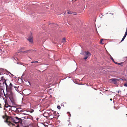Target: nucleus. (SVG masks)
<instances>
[{"label": "nucleus", "mask_w": 127, "mask_h": 127, "mask_svg": "<svg viewBox=\"0 0 127 127\" xmlns=\"http://www.w3.org/2000/svg\"><path fill=\"white\" fill-rule=\"evenodd\" d=\"M127 35V34L126 33H125V34L124 35V37H123V38L125 39Z\"/></svg>", "instance_id": "nucleus-16"}, {"label": "nucleus", "mask_w": 127, "mask_h": 127, "mask_svg": "<svg viewBox=\"0 0 127 127\" xmlns=\"http://www.w3.org/2000/svg\"><path fill=\"white\" fill-rule=\"evenodd\" d=\"M109 80L114 84H116L117 82L119 81V79L114 78L110 79Z\"/></svg>", "instance_id": "nucleus-5"}, {"label": "nucleus", "mask_w": 127, "mask_h": 127, "mask_svg": "<svg viewBox=\"0 0 127 127\" xmlns=\"http://www.w3.org/2000/svg\"><path fill=\"white\" fill-rule=\"evenodd\" d=\"M25 47H22L19 50V52H21V50H24L25 49Z\"/></svg>", "instance_id": "nucleus-12"}, {"label": "nucleus", "mask_w": 127, "mask_h": 127, "mask_svg": "<svg viewBox=\"0 0 127 127\" xmlns=\"http://www.w3.org/2000/svg\"><path fill=\"white\" fill-rule=\"evenodd\" d=\"M11 102L12 105H15V100L13 96L9 97Z\"/></svg>", "instance_id": "nucleus-7"}, {"label": "nucleus", "mask_w": 127, "mask_h": 127, "mask_svg": "<svg viewBox=\"0 0 127 127\" xmlns=\"http://www.w3.org/2000/svg\"><path fill=\"white\" fill-rule=\"evenodd\" d=\"M3 83L5 84L6 86V89H8V88H12L13 85L10 82V81L8 80H5V82H3Z\"/></svg>", "instance_id": "nucleus-2"}, {"label": "nucleus", "mask_w": 127, "mask_h": 127, "mask_svg": "<svg viewBox=\"0 0 127 127\" xmlns=\"http://www.w3.org/2000/svg\"><path fill=\"white\" fill-rule=\"evenodd\" d=\"M125 33H126L127 34V28L126 31V32Z\"/></svg>", "instance_id": "nucleus-27"}, {"label": "nucleus", "mask_w": 127, "mask_h": 127, "mask_svg": "<svg viewBox=\"0 0 127 127\" xmlns=\"http://www.w3.org/2000/svg\"><path fill=\"white\" fill-rule=\"evenodd\" d=\"M110 100L111 101H112V99L111 98H110Z\"/></svg>", "instance_id": "nucleus-30"}, {"label": "nucleus", "mask_w": 127, "mask_h": 127, "mask_svg": "<svg viewBox=\"0 0 127 127\" xmlns=\"http://www.w3.org/2000/svg\"><path fill=\"white\" fill-rule=\"evenodd\" d=\"M67 13L68 14H69L70 13L69 12H68Z\"/></svg>", "instance_id": "nucleus-31"}, {"label": "nucleus", "mask_w": 127, "mask_h": 127, "mask_svg": "<svg viewBox=\"0 0 127 127\" xmlns=\"http://www.w3.org/2000/svg\"><path fill=\"white\" fill-rule=\"evenodd\" d=\"M80 127H82L80 126Z\"/></svg>", "instance_id": "nucleus-37"}, {"label": "nucleus", "mask_w": 127, "mask_h": 127, "mask_svg": "<svg viewBox=\"0 0 127 127\" xmlns=\"http://www.w3.org/2000/svg\"><path fill=\"white\" fill-rule=\"evenodd\" d=\"M4 95H5V97H6V96H5V94L4 93Z\"/></svg>", "instance_id": "nucleus-33"}, {"label": "nucleus", "mask_w": 127, "mask_h": 127, "mask_svg": "<svg viewBox=\"0 0 127 127\" xmlns=\"http://www.w3.org/2000/svg\"><path fill=\"white\" fill-rule=\"evenodd\" d=\"M126 115L127 116V114H126Z\"/></svg>", "instance_id": "nucleus-34"}, {"label": "nucleus", "mask_w": 127, "mask_h": 127, "mask_svg": "<svg viewBox=\"0 0 127 127\" xmlns=\"http://www.w3.org/2000/svg\"><path fill=\"white\" fill-rule=\"evenodd\" d=\"M57 108L58 109H60L61 108V107L60 106H57Z\"/></svg>", "instance_id": "nucleus-21"}, {"label": "nucleus", "mask_w": 127, "mask_h": 127, "mask_svg": "<svg viewBox=\"0 0 127 127\" xmlns=\"http://www.w3.org/2000/svg\"><path fill=\"white\" fill-rule=\"evenodd\" d=\"M15 117L10 116L9 117L6 118V120L5 122L7 123L9 126H11L14 125V124L12 123L11 122H13L15 123Z\"/></svg>", "instance_id": "nucleus-1"}, {"label": "nucleus", "mask_w": 127, "mask_h": 127, "mask_svg": "<svg viewBox=\"0 0 127 127\" xmlns=\"http://www.w3.org/2000/svg\"><path fill=\"white\" fill-rule=\"evenodd\" d=\"M9 116H7L6 114H5L2 117V118L4 119H6V118L8 117H9Z\"/></svg>", "instance_id": "nucleus-13"}, {"label": "nucleus", "mask_w": 127, "mask_h": 127, "mask_svg": "<svg viewBox=\"0 0 127 127\" xmlns=\"http://www.w3.org/2000/svg\"><path fill=\"white\" fill-rule=\"evenodd\" d=\"M3 92H4V91H3Z\"/></svg>", "instance_id": "nucleus-35"}, {"label": "nucleus", "mask_w": 127, "mask_h": 127, "mask_svg": "<svg viewBox=\"0 0 127 127\" xmlns=\"http://www.w3.org/2000/svg\"><path fill=\"white\" fill-rule=\"evenodd\" d=\"M38 63V62L37 61H33V62H31V63Z\"/></svg>", "instance_id": "nucleus-18"}, {"label": "nucleus", "mask_w": 127, "mask_h": 127, "mask_svg": "<svg viewBox=\"0 0 127 127\" xmlns=\"http://www.w3.org/2000/svg\"><path fill=\"white\" fill-rule=\"evenodd\" d=\"M65 39L64 38L62 39V42H65Z\"/></svg>", "instance_id": "nucleus-15"}, {"label": "nucleus", "mask_w": 127, "mask_h": 127, "mask_svg": "<svg viewBox=\"0 0 127 127\" xmlns=\"http://www.w3.org/2000/svg\"><path fill=\"white\" fill-rule=\"evenodd\" d=\"M126 80V81H127V80Z\"/></svg>", "instance_id": "nucleus-36"}, {"label": "nucleus", "mask_w": 127, "mask_h": 127, "mask_svg": "<svg viewBox=\"0 0 127 127\" xmlns=\"http://www.w3.org/2000/svg\"><path fill=\"white\" fill-rule=\"evenodd\" d=\"M114 62L116 64H117V62H115V61H114Z\"/></svg>", "instance_id": "nucleus-26"}, {"label": "nucleus", "mask_w": 127, "mask_h": 127, "mask_svg": "<svg viewBox=\"0 0 127 127\" xmlns=\"http://www.w3.org/2000/svg\"><path fill=\"white\" fill-rule=\"evenodd\" d=\"M38 127H46L42 124H41L40 125H37Z\"/></svg>", "instance_id": "nucleus-11"}, {"label": "nucleus", "mask_w": 127, "mask_h": 127, "mask_svg": "<svg viewBox=\"0 0 127 127\" xmlns=\"http://www.w3.org/2000/svg\"><path fill=\"white\" fill-rule=\"evenodd\" d=\"M50 119H53L54 117V115H52L48 117Z\"/></svg>", "instance_id": "nucleus-14"}, {"label": "nucleus", "mask_w": 127, "mask_h": 127, "mask_svg": "<svg viewBox=\"0 0 127 127\" xmlns=\"http://www.w3.org/2000/svg\"><path fill=\"white\" fill-rule=\"evenodd\" d=\"M22 120L21 118H18L17 117H15V123L16 124L19 123L20 120Z\"/></svg>", "instance_id": "nucleus-8"}, {"label": "nucleus", "mask_w": 127, "mask_h": 127, "mask_svg": "<svg viewBox=\"0 0 127 127\" xmlns=\"http://www.w3.org/2000/svg\"><path fill=\"white\" fill-rule=\"evenodd\" d=\"M103 39H101V40L100 42V43H102V41H103Z\"/></svg>", "instance_id": "nucleus-25"}, {"label": "nucleus", "mask_w": 127, "mask_h": 127, "mask_svg": "<svg viewBox=\"0 0 127 127\" xmlns=\"http://www.w3.org/2000/svg\"><path fill=\"white\" fill-rule=\"evenodd\" d=\"M4 78V77L3 76L1 77V80H2Z\"/></svg>", "instance_id": "nucleus-22"}, {"label": "nucleus", "mask_w": 127, "mask_h": 127, "mask_svg": "<svg viewBox=\"0 0 127 127\" xmlns=\"http://www.w3.org/2000/svg\"><path fill=\"white\" fill-rule=\"evenodd\" d=\"M123 63H117V64H118V65H121V64H122Z\"/></svg>", "instance_id": "nucleus-23"}, {"label": "nucleus", "mask_w": 127, "mask_h": 127, "mask_svg": "<svg viewBox=\"0 0 127 127\" xmlns=\"http://www.w3.org/2000/svg\"><path fill=\"white\" fill-rule=\"evenodd\" d=\"M111 59L112 60V61H113V62H114L115 61L112 57L111 58Z\"/></svg>", "instance_id": "nucleus-20"}, {"label": "nucleus", "mask_w": 127, "mask_h": 127, "mask_svg": "<svg viewBox=\"0 0 127 127\" xmlns=\"http://www.w3.org/2000/svg\"><path fill=\"white\" fill-rule=\"evenodd\" d=\"M29 51V50L26 51H25V52H27L28 51Z\"/></svg>", "instance_id": "nucleus-28"}, {"label": "nucleus", "mask_w": 127, "mask_h": 127, "mask_svg": "<svg viewBox=\"0 0 127 127\" xmlns=\"http://www.w3.org/2000/svg\"><path fill=\"white\" fill-rule=\"evenodd\" d=\"M2 80L3 82H5V80H6L5 78H4Z\"/></svg>", "instance_id": "nucleus-19"}, {"label": "nucleus", "mask_w": 127, "mask_h": 127, "mask_svg": "<svg viewBox=\"0 0 127 127\" xmlns=\"http://www.w3.org/2000/svg\"><path fill=\"white\" fill-rule=\"evenodd\" d=\"M12 88L10 89V88L6 89L7 95L8 97L13 96V94L12 92Z\"/></svg>", "instance_id": "nucleus-3"}, {"label": "nucleus", "mask_w": 127, "mask_h": 127, "mask_svg": "<svg viewBox=\"0 0 127 127\" xmlns=\"http://www.w3.org/2000/svg\"><path fill=\"white\" fill-rule=\"evenodd\" d=\"M55 114V112L54 111H52L49 113H45L44 114L45 115L46 114H47V115L45 117H49L51 115V116Z\"/></svg>", "instance_id": "nucleus-6"}, {"label": "nucleus", "mask_w": 127, "mask_h": 127, "mask_svg": "<svg viewBox=\"0 0 127 127\" xmlns=\"http://www.w3.org/2000/svg\"><path fill=\"white\" fill-rule=\"evenodd\" d=\"M84 53L85 57L84 58V60H86L91 55V54L88 51L85 52Z\"/></svg>", "instance_id": "nucleus-4"}, {"label": "nucleus", "mask_w": 127, "mask_h": 127, "mask_svg": "<svg viewBox=\"0 0 127 127\" xmlns=\"http://www.w3.org/2000/svg\"><path fill=\"white\" fill-rule=\"evenodd\" d=\"M124 85L125 87H127V82L124 84Z\"/></svg>", "instance_id": "nucleus-17"}, {"label": "nucleus", "mask_w": 127, "mask_h": 127, "mask_svg": "<svg viewBox=\"0 0 127 127\" xmlns=\"http://www.w3.org/2000/svg\"><path fill=\"white\" fill-rule=\"evenodd\" d=\"M27 40L29 41V42H31V43H33V40L32 37H30Z\"/></svg>", "instance_id": "nucleus-10"}, {"label": "nucleus", "mask_w": 127, "mask_h": 127, "mask_svg": "<svg viewBox=\"0 0 127 127\" xmlns=\"http://www.w3.org/2000/svg\"><path fill=\"white\" fill-rule=\"evenodd\" d=\"M1 104L0 103V108H1L2 107L1 106Z\"/></svg>", "instance_id": "nucleus-29"}, {"label": "nucleus", "mask_w": 127, "mask_h": 127, "mask_svg": "<svg viewBox=\"0 0 127 127\" xmlns=\"http://www.w3.org/2000/svg\"><path fill=\"white\" fill-rule=\"evenodd\" d=\"M47 127H48L47 126Z\"/></svg>", "instance_id": "nucleus-38"}, {"label": "nucleus", "mask_w": 127, "mask_h": 127, "mask_svg": "<svg viewBox=\"0 0 127 127\" xmlns=\"http://www.w3.org/2000/svg\"><path fill=\"white\" fill-rule=\"evenodd\" d=\"M124 39H124V38H123H123L122 39V40H121V42L122 41H123L124 40Z\"/></svg>", "instance_id": "nucleus-24"}, {"label": "nucleus", "mask_w": 127, "mask_h": 127, "mask_svg": "<svg viewBox=\"0 0 127 127\" xmlns=\"http://www.w3.org/2000/svg\"><path fill=\"white\" fill-rule=\"evenodd\" d=\"M47 114H45V115H44V116H45V115H46V116H47Z\"/></svg>", "instance_id": "nucleus-32"}, {"label": "nucleus", "mask_w": 127, "mask_h": 127, "mask_svg": "<svg viewBox=\"0 0 127 127\" xmlns=\"http://www.w3.org/2000/svg\"><path fill=\"white\" fill-rule=\"evenodd\" d=\"M5 104L4 105V107L7 108L8 107V106H9L10 107H11V106L10 105H9V104L7 102V101L6 99H5Z\"/></svg>", "instance_id": "nucleus-9"}]
</instances>
